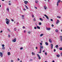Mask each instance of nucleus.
I'll list each match as a JSON object with an SVG mask.
<instances>
[{"mask_svg": "<svg viewBox=\"0 0 62 62\" xmlns=\"http://www.w3.org/2000/svg\"><path fill=\"white\" fill-rule=\"evenodd\" d=\"M9 5H11V3H9Z\"/></svg>", "mask_w": 62, "mask_h": 62, "instance_id": "obj_50", "label": "nucleus"}, {"mask_svg": "<svg viewBox=\"0 0 62 62\" xmlns=\"http://www.w3.org/2000/svg\"><path fill=\"white\" fill-rule=\"evenodd\" d=\"M43 52H45V51L44 50L43 51Z\"/></svg>", "mask_w": 62, "mask_h": 62, "instance_id": "obj_61", "label": "nucleus"}, {"mask_svg": "<svg viewBox=\"0 0 62 62\" xmlns=\"http://www.w3.org/2000/svg\"><path fill=\"white\" fill-rule=\"evenodd\" d=\"M50 30V28H46V30Z\"/></svg>", "mask_w": 62, "mask_h": 62, "instance_id": "obj_17", "label": "nucleus"}, {"mask_svg": "<svg viewBox=\"0 0 62 62\" xmlns=\"http://www.w3.org/2000/svg\"><path fill=\"white\" fill-rule=\"evenodd\" d=\"M39 25H41V22H40L39 23Z\"/></svg>", "mask_w": 62, "mask_h": 62, "instance_id": "obj_27", "label": "nucleus"}, {"mask_svg": "<svg viewBox=\"0 0 62 62\" xmlns=\"http://www.w3.org/2000/svg\"><path fill=\"white\" fill-rule=\"evenodd\" d=\"M58 46L57 45H56L55 46V47H56V48H58Z\"/></svg>", "mask_w": 62, "mask_h": 62, "instance_id": "obj_20", "label": "nucleus"}, {"mask_svg": "<svg viewBox=\"0 0 62 62\" xmlns=\"http://www.w3.org/2000/svg\"><path fill=\"white\" fill-rule=\"evenodd\" d=\"M35 8H36V9H37V7H35Z\"/></svg>", "mask_w": 62, "mask_h": 62, "instance_id": "obj_57", "label": "nucleus"}, {"mask_svg": "<svg viewBox=\"0 0 62 62\" xmlns=\"http://www.w3.org/2000/svg\"><path fill=\"white\" fill-rule=\"evenodd\" d=\"M59 20L58 19L57 20V21L56 22V23H57V24H58L59 23Z\"/></svg>", "mask_w": 62, "mask_h": 62, "instance_id": "obj_7", "label": "nucleus"}, {"mask_svg": "<svg viewBox=\"0 0 62 62\" xmlns=\"http://www.w3.org/2000/svg\"><path fill=\"white\" fill-rule=\"evenodd\" d=\"M7 11H8V10H9V9H8V8H7Z\"/></svg>", "mask_w": 62, "mask_h": 62, "instance_id": "obj_34", "label": "nucleus"}, {"mask_svg": "<svg viewBox=\"0 0 62 62\" xmlns=\"http://www.w3.org/2000/svg\"><path fill=\"white\" fill-rule=\"evenodd\" d=\"M5 20L6 21V23H7V24H9V23L10 22L9 20L8 19L6 18Z\"/></svg>", "mask_w": 62, "mask_h": 62, "instance_id": "obj_1", "label": "nucleus"}, {"mask_svg": "<svg viewBox=\"0 0 62 62\" xmlns=\"http://www.w3.org/2000/svg\"><path fill=\"white\" fill-rule=\"evenodd\" d=\"M2 32H3V31H0V33H2Z\"/></svg>", "mask_w": 62, "mask_h": 62, "instance_id": "obj_48", "label": "nucleus"}, {"mask_svg": "<svg viewBox=\"0 0 62 62\" xmlns=\"http://www.w3.org/2000/svg\"><path fill=\"white\" fill-rule=\"evenodd\" d=\"M52 62H54V61H52Z\"/></svg>", "mask_w": 62, "mask_h": 62, "instance_id": "obj_60", "label": "nucleus"}, {"mask_svg": "<svg viewBox=\"0 0 62 62\" xmlns=\"http://www.w3.org/2000/svg\"><path fill=\"white\" fill-rule=\"evenodd\" d=\"M43 34H41L40 35V37H42V36H43Z\"/></svg>", "mask_w": 62, "mask_h": 62, "instance_id": "obj_25", "label": "nucleus"}, {"mask_svg": "<svg viewBox=\"0 0 62 62\" xmlns=\"http://www.w3.org/2000/svg\"><path fill=\"white\" fill-rule=\"evenodd\" d=\"M60 37L61 38V40L62 41V36H60Z\"/></svg>", "mask_w": 62, "mask_h": 62, "instance_id": "obj_13", "label": "nucleus"}, {"mask_svg": "<svg viewBox=\"0 0 62 62\" xmlns=\"http://www.w3.org/2000/svg\"><path fill=\"white\" fill-rule=\"evenodd\" d=\"M39 20H40L41 21H43V19H42V18H39Z\"/></svg>", "mask_w": 62, "mask_h": 62, "instance_id": "obj_15", "label": "nucleus"}, {"mask_svg": "<svg viewBox=\"0 0 62 62\" xmlns=\"http://www.w3.org/2000/svg\"><path fill=\"white\" fill-rule=\"evenodd\" d=\"M22 17H24V16L22 15Z\"/></svg>", "mask_w": 62, "mask_h": 62, "instance_id": "obj_59", "label": "nucleus"}, {"mask_svg": "<svg viewBox=\"0 0 62 62\" xmlns=\"http://www.w3.org/2000/svg\"><path fill=\"white\" fill-rule=\"evenodd\" d=\"M26 32V31H25V30H24V33H25V32Z\"/></svg>", "mask_w": 62, "mask_h": 62, "instance_id": "obj_54", "label": "nucleus"}, {"mask_svg": "<svg viewBox=\"0 0 62 62\" xmlns=\"http://www.w3.org/2000/svg\"><path fill=\"white\" fill-rule=\"evenodd\" d=\"M61 55L62 56V52L61 54Z\"/></svg>", "mask_w": 62, "mask_h": 62, "instance_id": "obj_58", "label": "nucleus"}, {"mask_svg": "<svg viewBox=\"0 0 62 62\" xmlns=\"http://www.w3.org/2000/svg\"><path fill=\"white\" fill-rule=\"evenodd\" d=\"M48 2H49V0H48Z\"/></svg>", "mask_w": 62, "mask_h": 62, "instance_id": "obj_64", "label": "nucleus"}, {"mask_svg": "<svg viewBox=\"0 0 62 62\" xmlns=\"http://www.w3.org/2000/svg\"><path fill=\"white\" fill-rule=\"evenodd\" d=\"M22 19H24V17H23V18H22Z\"/></svg>", "mask_w": 62, "mask_h": 62, "instance_id": "obj_56", "label": "nucleus"}, {"mask_svg": "<svg viewBox=\"0 0 62 62\" xmlns=\"http://www.w3.org/2000/svg\"><path fill=\"white\" fill-rule=\"evenodd\" d=\"M11 21H12V22H14V20H13V19H12Z\"/></svg>", "mask_w": 62, "mask_h": 62, "instance_id": "obj_37", "label": "nucleus"}, {"mask_svg": "<svg viewBox=\"0 0 62 62\" xmlns=\"http://www.w3.org/2000/svg\"><path fill=\"white\" fill-rule=\"evenodd\" d=\"M2 1H5V0H1Z\"/></svg>", "mask_w": 62, "mask_h": 62, "instance_id": "obj_55", "label": "nucleus"}, {"mask_svg": "<svg viewBox=\"0 0 62 62\" xmlns=\"http://www.w3.org/2000/svg\"><path fill=\"white\" fill-rule=\"evenodd\" d=\"M0 55L1 57L3 56V53L1 52H0Z\"/></svg>", "mask_w": 62, "mask_h": 62, "instance_id": "obj_5", "label": "nucleus"}, {"mask_svg": "<svg viewBox=\"0 0 62 62\" xmlns=\"http://www.w3.org/2000/svg\"><path fill=\"white\" fill-rule=\"evenodd\" d=\"M60 2H61V0H58V2L57 3V6H58V4H59V3Z\"/></svg>", "mask_w": 62, "mask_h": 62, "instance_id": "obj_2", "label": "nucleus"}, {"mask_svg": "<svg viewBox=\"0 0 62 62\" xmlns=\"http://www.w3.org/2000/svg\"><path fill=\"white\" fill-rule=\"evenodd\" d=\"M18 60V61H19L20 60V59L19 58H18L17 59Z\"/></svg>", "mask_w": 62, "mask_h": 62, "instance_id": "obj_49", "label": "nucleus"}, {"mask_svg": "<svg viewBox=\"0 0 62 62\" xmlns=\"http://www.w3.org/2000/svg\"><path fill=\"white\" fill-rule=\"evenodd\" d=\"M57 18H59V19L60 18H61V17H59V16H57Z\"/></svg>", "mask_w": 62, "mask_h": 62, "instance_id": "obj_36", "label": "nucleus"}, {"mask_svg": "<svg viewBox=\"0 0 62 62\" xmlns=\"http://www.w3.org/2000/svg\"><path fill=\"white\" fill-rule=\"evenodd\" d=\"M45 44L46 45H48V43L46 42L45 43Z\"/></svg>", "mask_w": 62, "mask_h": 62, "instance_id": "obj_14", "label": "nucleus"}, {"mask_svg": "<svg viewBox=\"0 0 62 62\" xmlns=\"http://www.w3.org/2000/svg\"><path fill=\"white\" fill-rule=\"evenodd\" d=\"M46 17V18L47 19H48V20L49 19V18H48V17L46 15H44Z\"/></svg>", "mask_w": 62, "mask_h": 62, "instance_id": "obj_6", "label": "nucleus"}, {"mask_svg": "<svg viewBox=\"0 0 62 62\" xmlns=\"http://www.w3.org/2000/svg\"><path fill=\"white\" fill-rule=\"evenodd\" d=\"M45 18V17L44 16H43V18Z\"/></svg>", "mask_w": 62, "mask_h": 62, "instance_id": "obj_63", "label": "nucleus"}, {"mask_svg": "<svg viewBox=\"0 0 62 62\" xmlns=\"http://www.w3.org/2000/svg\"><path fill=\"white\" fill-rule=\"evenodd\" d=\"M2 47H4V46H5V45L4 44H3L2 45Z\"/></svg>", "mask_w": 62, "mask_h": 62, "instance_id": "obj_33", "label": "nucleus"}, {"mask_svg": "<svg viewBox=\"0 0 62 62\" xmlns=\"http://www.w3.org/2000/svg\"><path fill=\"white\" fill-rule=\"evenodd\" d=\"M40 44L41 45H42V44L41 43H40Z\"/></svg>", "mask_w": 62, "mask_h": 62, "instance_id": "obj_42", "label": "nucleus"}, {"mask_svg": "<svg viewBox=\"0 0 62 62\" xmlns=\"http://www.w3.org/2000/svg\"><path fill=\"white\" fill-rule=\"evenodd\" d=\"M55 51H56V50H55V49H54V52H55Z\"/></svg>", "mask_w": 62, "mask_h": 62, "instance_id": "obj_47", "label": "nucleus"}, {"mask_svg": "<svg viewBox=\"0 0 62 62\" xmlns=\"http://www.w3.org/2000/svg\"><path fill=\"white\" fill-rule=\"evenodd\" d=\"M59 49L60 50H62V47H61V48Z\"/></svg>", "mask_w": 62, "mask_h": 62, "instance_id": "obj_30", "label": "nucleus"}, {"mask_svg": "<svg viewBox=\"0 0 62 62\" xmlns=\"http://www.w3.org/2000/svg\"><path fill=\"white\" fill-rule=\"evenodd\" d=\"M32 55H35V53L33 52H32Z\"/></svg>", "mask_w": 62, "mask_h": 62, "instance_id": "obj_22", "label": "nucleus"}, {"mask_svg": "<svg viewBox=\"0 0 62 62\" xmlns=\"http://www.w3.org/2000/svg\"><path fill=\"white\" fill-rule=\"evenodd\" d=\"M8 37H10V35H9L8 36Z\"/></svg>", "mask_w": 62, "mask_h": 62, "instance_id": "obj_44", "label": "nucleus"}, {"mask_svg": "<svg viewBox=\"0 0 62 62\" xmlns=\"http://www.w3.org/2000/svg\"><path fill=\"white\" fill-rule=\"evenodd\" d=\"M25 8H26L27 9H28V7H27V6L26 5H25Z\"/></svg>", "mask_w": 62, "mask_h": 62, "instance_id": "obj_21", "label": "nucleus"}, {"mask_svg": "<svg viewBox=\"0 0 62 62\" xmlns=\"http://www.w3.org/2000/svg\"><path fill=\"white\" fill-rule=\"evenodd\" d=\"M38 58H39L38 59H39V60L41 59V57H38Z\"/></svg>", "mask_w": 62, "mask_h": 62, "instance_id": "obj_26", "label": "nucleus"}, {"mask_svg": "<svg viewBox=\"0 0 62 62\" xmlns=\"http://www.w3.org/2000/svg\"><path fill=\"white\" fill-rule=\"evenodd\" d=\"M37 28L38 29H40V27L38 26V25L37 26Z\"/></svg>", "mask_w": 62, "mask_h": 62, "instance_id": "obj_11", "label": "nucleus"}, {"mask_svg": "<svg viewBox=\"0 0 62 62\" xmlns=\"http://www.w3.org/2000/svg\"><path fill=\"white\" fill-rule=\"evenodd\" d=\"M44 8H45V9L46 10V9L47 8L46 7V6H44Z\"/></svg>", "mask_w": 62, "mask_h": 62, "instance_id": "obj_10", "label": "nucleus"}, {"mask_svg": "<svg viewBox=\"0 0 62 62\" xmlns=\"http://www.w3.org/2000/svg\"><path fill=\"white\" fill-rule=\"evenodd\" d=\"M37 55L38 57H40V56H39V55L38 54H37Z\"/></svg>", "mask_w": 62, "mask_h": 62, "instance_id": "obj_24", "label": "nucleus"}, {"mask_svg": "<svg viewBox=\"0 0 62 62\" xmlns=\"http://www.w3.org/2000/svg\"><path fill=\"white\" fill-rule=\"evenodd\" d=\"M8 31H10V30H9V29H8Z\"/></svg>", "mask_w": 62, "mask_h": 62, "instance_id": "obj_43", "label": "nucleus"}, {"mask_svg": "<svg viewBox=\"0 0 62 62\" xmlns=\"http://www.w3.org/2000/svg\"><path fill=\"white\" fill-rule=\"evenodd\" d=\"M8 55H10V53L9 52H8Z\"/></svg>", "mask_w": 62, "mask_h": 62, "instance_id": "obj_12", "label": "nucleus"}, {"mask_svg": "<svg viewBox=\"0 0 62 62\" xmlns=\"http://www.w3.org/2000/svg\"><path fill=\"white\" fill-rule=\"evenodd\" d=\"M32 17H34V15H32Z\"/></svg>", "mask_w": 62, "mask_h": 62, "instance_id": "obj_53", "label": "nucleus"}, {"mask_svg": "<svg viewBox=\"0 0 62 62\" xmlns=\"http://www.w3.org/2000/svg\"><path fill=\"white\" fill-rule=\"evenodd\" d=\"M34 29H37V27H34Z\"/></svg>", "mask_w": 62, "mask_h": 62, "instance_id": "obj_35", "label": "nucleus"}, {"mask_svg": "<svg viewBox=\"0 0 62 62\" xmlns=\"http://www.w3.org/2000/svg\"><path fill=\"white\" fill-rule=\"evenodd\" d=\"M30 61H32V59H30Z\"/></svg>", "mask_w": 62, "mask_h": 62, "instance_id": "obj_62", "label": "nucleus"}, {"mask_svg": "<svg viewBox=\"0 0 62 62\" xmlns=\"http://www.w3.org/2000/svg\"><path fill=\"white\" fill-rule=\"evenodd\" d=\"M45 55H47V53H46V52L45 53Z\"/></svg>", "mask_w": 62, "mask_h": 62, "instance_id": "obj_28", "label": "nucleus"}, {"mask_svg": "<svg viewBox=\"0 0 62 62\" xmlns=\"http://www.w3.org/2000/svg\"><path fill=\"white\" fill-rule=\"evenodd\" d=\"M56 56L57 57H59V56H60V54H58Z\"/></svg>", "mask_w": 62, "mask_h": 62, "instance_id": "obj_16", "label": "nucleus"}, {"mask_svg": "<svg viewBox=\"0 0 62 62\" xmlns=\"http://www.w3.org/2000/svg\"><path fill=\"white\" fill-rule=\"evenodd\" d=\"M23 28H25V27H24V26H23Z\"/></svg>", "mask_w": 62, "mask_h": 62, "instance_id": "obj_52", "label": "nucleus"}, {"mask_svg": "<svg viewBox=\"0 0 62 62\" xmlns=\"http://www.w3.org/2000/svg\"><path fill=\"white\" fill-rule=\"evenodd\" d=\"M16 38H15L14 39L12 40L13 42H16Z\"/></svg>", "mask_w": 62, "mask_h": 62, "instance_id": "obj_4", "label": "nucleus"}, {"mask_svg": "<svg viewBox=\"0 0 62 62\" xmlns=\"http://www.w3.org/2000/svg\"><path fill=\"white\" fill-rule=\"evenodd\" d=\"M2 50H5V47H3L2 48Z\"/></svg>", "mask_w": 62, "mask_h": 62, "instance_id": "obj_23", "label": "nucleus"}, {"mask_svg": "<svg viewBox=\"0 0 62 62\" xmlns=\"http://www.w3.org/2000/svg\"><path fill=\"white\" fill-rule=\"evenodd\" d=\"M50 20L51 21H53V20L52 19H51Z\"/></svg>", "mask_w": 62, "mask_h": 62, "instance_id": "obj_41", "label": "nucleus"}, {"mask_svg": "<svg viewBox=\"0 0 62 62\" xmlns=\"http://www.w3.org/2000/svg\"><path fill=\"white\" fill-rule=\"evenodd\" d=\"M28 34H30L31 33V32H28Z\"/></svg>", "mask_w": 62, "mask_h": 62, "instance_id": "obj_40", "label": "nucleus"}, {"mask_svg": "<svg viewBox=\"0 0 62 62\" xmlns=\"http://www.w3.org/2000/svg\"><path fill=\"white\" fill-rule=\"evenodd\" d=\"M43 48V46H40V51L41 52V50Z\"/></svg>", "mask_w": 62, "mask_h": 62, "instance_id": "obj_3", "label": "nucleus"}, {"mask_svg": "<svg viewBox=\"0 0 62 62\" xmlns=\"http://www.w3.org/2000/svg\"><path fill=\"white\" fill-rule=\"evenodd\" d=\"M52 26V27H54V25L53 24H52L51 25Z\"/></svg>", "mask_w": 62, "mask_h": 62, "instance_id": "obj_39", "label": "nucleus"}, {"mask_svg": "<svg viewBox=\"0 0 62 62\" xmlns=\"http://www.w3.org/2000/svg\"><path fill=\"white\" fill-rule=\"evenodd\" d=\"M24 10H26V9L24 8Z\"/></svg>", "mask_w": 62, "mask_h": 62, "instance_id": "obj_51", "label": "nucleus"}, {"mask_svg": "<svg viewBox=\"0 0 62 62\" xmlns=\"http://www.w3.org/2000/svg\"><path fill=\"white\" fill-rule=\"evenodd\" d=\"M35 2L36 3H37L38 2V1H37V0H36Z\"/></svg>", "mask_w": 62, "mask_h": 62, "instance_id": "obj_29", "label": "nucleus"}, {"mask_svg": "<svg viewBox=\"0 0 62 62\" xmlns=\"http://www.w3.org/2000/svg\"><path fill=\"white\" fill-rule=\"evenodd\" d=\"M36 49H38V47H36Z\"/></svg>", "mask_w": 62, "mask_h": 62, "instance_id": "obj_46", "label": "nucleus"}, {"mask_svg": "<svg viewBox=\"0 0 62 62\" xmlns=\"http://www.w3.org/2000/svg\"><path fill=\"white\" fill-rule=\"evenodd\" d=\"M58 30L57 29L55 30V32H56L57 33V32H58Z\"/></svg>", "mask_w": 62, "mask_h": 62, "instance_id": "obj_19", "label": "nucleus"}, {"mask_svg": "<svg viewBox=\"0 0 62 62\" xmlns=\"http://www.w3.org/2000/svg\"><path fill=\"white\" fill-rule=\"evenodd\" d=\"M33 21H36V19L34 18L33 19Z\"/></svg>", "mask_w": 62, "mask_h": 62, "instance_id": "obj_31", "label": "nucleus"}, {"mask_svg": "<svg viewBox=\"0 0 62 62\" xmlns=\"http://www.w3.org/2000/svg\"><path fill=\"white\" fill-rule=\"evenodd\" d=\"M40 52H39V54H40V53H41V51H40Z\"/></svg>", "mask_w": 62, "mask_h": 62, "instance_id": "obj_45", "label": "nucleus"}, {"mask_svg": "<svg viewBox=\"0 0 62 62\" xmlns=\"http://www.w3.org/2000/svg\"><path fill=\"white\" fill-rule=\"evenodd\" d=\"M24 3L25 4H27L28 3V1H24Z\"/></svg>", "mask_w": 62, "mask_h": 62, "instance_id": "obj_9", "label": "nucleus"}, {"mask_svg": "<svg viewBox=\"0 0 62 62\" xmlns=\"http://www.w3.org/2000/svg\"><path fill=\"white\" fill-rule=\"evenodd\" d=\"M23 49V47H21L20 48V50H22V49Z\"/></svg>", "mask_w": 62, "mask_h": 62, "instance_id": "obj_32", "label": "nucleus"}, {"mask_svg": "<svg viewBox=\"0 0 62 62\" xmlns=\"http://www.w3.org/2000/svg\"><path fill=\"white\" fill-rule=\"evenodd\" d=\"M49 41L50 42V43H52V40H51V39H50L49 40Z\"/></svg>", "mask_w": 62, "mask_h": 62, "instance_id": "obj_18", "label": "nucleus"}, {"mask_svg": "<svg viewBox=\"0 0 62 62\" xmlns=\"http://www.w3.org/2000/svg\"><path fill=\"white\" fill-rule=\"evenodd\" d=\"M51 49H53V45L52 44H51Z\"/></svg>", "mask_w": 62, "mask_h": 62, "instance_id": "obj_8", "label": "nucleus"}, {"mask_svg": "<svg viewBox=\"0 0 62 62\" xmlns=\"http://www.w3.org/2000/svg\"><path fill=\"white\" fill-rule=\"evenodd\" d=\"M16 30H17V29H16V28H15L14 30H15V31H16Z\"/></svg>", "mask_w": 62, "mask_h": 62, "instance_id": "obj_38", "label": "nucleus"}]
</instances>
